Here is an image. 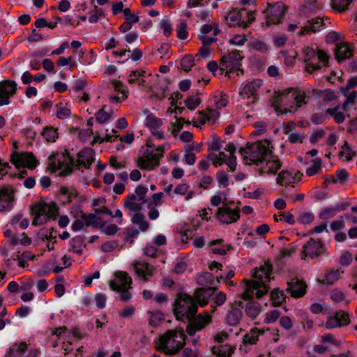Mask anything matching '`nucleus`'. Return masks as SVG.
<instances>
[{"label": "nucleus", "instance_id": "obj_1", "mask_svg": "<svg viewBox=\"0 0 357 357\" xmlns=\"http://www.w3.org/2000/svg\"><path fill=\"white\" fill-rule=\"evenodd\" d=\"M272 273V266L269 263H265L259 268H256L253 276L258 281H248L244 280L245 290L241 294L243 300H248L253 298L255 295L257 298H261L268 290L267 283L271 281V275Z\"/></svg>", "mask_w": 357, "mask_h": 357}, {"label": "nucleus", "instance_id": "obj_2", "mask_svg": "<svg viewBox=\"0 0 357 357\" xmlns=\"http://www.w3.org/2000/svg\"><path fill=\"white\" fill-rule=\"evenodd\" d=\"M304 91L289 88L280 92L274 98L272 106L279 113L294 112L307 104Z\"/></svg>", "mask_w": 357, "mask_h": 357}, {"label": "nucleus", "instance_id": "obj_3", "mask_svg": "<svg viewBox=\"0 0 357 357\" xmlns=\"http://www.w3.org/2000/svg\"><path fill=\"white\" fill-rule=\"evenodd\" d=\"M245 165H259L271 157V142L264 139L248 144L247 147L239 151Z\"/></svg>", "mask_w": 357, "mask_h": 357}, {"label": "nucleus", "instance_id": "obj_4", "mask_svg": "<svg viewBox=\"0 0 357 357\" xmlns=\"http://www.w3.org/2000/svg\"><path fill=\"white\" fill-rule=\"evenodd\" d=\"M186 335L183 330H168L161 335L157 342V349L167 355H174L185 344Z\"/></svg>", "mask_w": 357, "mask_h": 357}, {"label": "nucleus", "instance_id": "obj_5", "mask_svg": "<svg viewBox=\"0 0 357 357\" xmlns=\"http://www.w3.org/2000/svg\"><path fill=\"white\" fill-rule=\"evenodd\" d=\"M197 312V301L190 295L178 294L174 303V312L177 319H190Z\"/></svg>", "mask_w": 357, "mask_h": 357}, {"label": "nucleus", "instance_id": "obj_6", "mask_svg": "<svg viewBox=\"0 0 357 357\" xmlns=\"http://www.w3.org/2000/svg\"><path fill=\"white\" fill-rule=\"evenodd\" d=\"M147 192L146 187L139 185L135 188L134 193H130L125 197L123 205L128 210L129 215L142 211L143 206L147 202Z\"/></svg>", "mask_w": 357, "mask_h": 357}, {"label": "nucleus", "instance_id": "obj_7", "mask_svg": "<svg viewBox=\"0 0 357 357\" xmlns=\"http://www.w3.org/2000/svg\"><path fill=\"white\" fill-rule=\"evenodd\" d=\"M75 166L74 160L66 153H56L48 158V167L53 172L61 171L60 176H66L70 174Z\"/></svg>", "mask_w": 357, "mask_h": 357}, {"label": "nucleus", "instance_id": "obj_8", "mask_svg": "<svg viewBox=\"0 0 357 357\" xmlns=\"http://www.w3.org/2000/svg\"><path fill=\"white\" fill-rule=\"evenodd\" d=\"M302 54L303 61L306 63L305 69L309 73H312L316 70L321 69V66L318 63H314L313 60L317 57L320 62L324 63V66H327L328 63V56L327 54L317 47L314 48L312 47H305L302 50Z\"/></svg>", "mask_w": 357, "mask_h": 357}, {"label": "nucleus", "instance_id": "obj_9", "mask_svg": "<svg viewBox=\"0 0 357 357\" xmlns=\"http://www.w3.org/2000/svg\"><path fill=\"white\" fill-rule=\"evenodd\" d=\"M229 26H238L246 28L255 20L254 12H247L245 9H233L225 15Z\"/></svg>", "mask_w": 357, "mask_h": 357}, {"label": "nucleus", "instance_id": "obj_10", "mask_svg": "<svg viewBox=\"0 0 357 357\" xmlns=\"http://www.w3.org/2000/svg\"><path fill=\"white\" fill-rule=\"evenodd\" d=\"M234 202L227 201L225 197L223 205L219 207L215 213V217L222 223L231 224L236 222L240 218V210L238 206L233 208Z\"/></svg>", "mask_w": 357, "mask_h": 357}, {"label": "nucleus", "instance_id": "obj_11", "mask_svg": "<svg viewBox=\"0 0 357 357\" xmlns=\"http://www.w3.org/2000/svg\"><path fill=\"white\" fill-rule=\"evenodd\" d=\"M165 145H161L155 149L156 153L147 151L138 160V167L142 169L150 171L160 165V160L163 157Z\"/></svg>", "mask_w": 357, "mask_h": 357}, {"label": "nucleus", "instance_id": "obj_12", "mask_svg": "<svg viewBox=\"0 0 357 357\" xmlns=\"http://www.w3.org/2000/svg\"><path fill=\"white\" fill-rule=\"evenodd\" d=\"M287 8L282 1L274 3H267V8L264 11L266 15V26L275 25L281 23Z\"/></svg>", "mask_w": 357, "mask_h": 357}, {"label": "nucleus", "instance_id": "obj_13", "mask_svg": "<svg viewBox=\"0 0 357 357\" xmlns=\"http://www.w3.org/2000/svg\"><path fill=\"white\" fill-rule=\"evenodd\" d=\"M326 251L325 245L320 238H311L303 245L301 257L303 260L307 257L313 259L324 255Z\"/></svg>", "mask_w": 357, "mask_h": 357}, {"label": "nucleus", "instance_id": "obj_14", "mask_svg": "<svg viewBox=\"0 0 357 357\" xmlns=\"http://www.w3.org/2000/svg\"><path fill=\"white\" fill-rule=\"evenodd\" d=\"M243 56L241 55V52L238 50H234L229 52L227 55H224L220 59V70L222 73L225 71V73L229 77V74L231 73L235 69L238 71H241L243 74V70H240L239 65L240 61L242 60Z\"/></svg>", "mask_w": 357, "mask_h": 357}, {"label": "nucleus", "instance_id": "obj_15", "mask_svg": "<svg viewBox=\"0 0 357 357\" xmlns=\"http://www.w3.org/2000/svg\"><path fill=\"white\" fill-rule=\"evenodd\" d=\"M188 324L186 327V332L190 336L194 335L197 331L204 328L212 321V316L206 312L204 314L200 313L188 319Z\"/></svg>", "mask_w": 357, "mask_h": 357}, {"label": "nucleus", "instance_id": "obj_16", "mask_svg": "<svg viewBox=\"0 0 357 357\" xmlns=\"http://www.w3.org/2000/svg\"><path fill=\"white\" fill-rule=\"evenodd\" d=\"M10 162L17 167H25L34 169L38 164L32 153L23 152L13 153L10 156Z\"/></svg>", "mask_w": 357, "mask_h": 357}, {"label": "nucleus", "instance_id": "obj_17", "mask_svg": "<svg viewBox=\"0 0 357 357\" xmlns=\"http://www.w3.org/2000/svg\"><path fill=\"white\" fill-rule=\"evenodd\" d=\"M17 92V84L13 80L6 79L0 82V106L8 105Z\"/></svg>", "mask_w": 357, "mask_h": 357}, {"label": "nucleus", "instance_id": "obj_18", "mask_svg": "<svg viewBox=\"0 0 357 357\" xmlns=\"http://www.w3.org/2000/svg\"><path fill=\"white\" fill-rule=\"evenodd\" d=\"M15 189L10 185L0 188V212L9 211L15 201Z\"/></svg>", "mask_w": 357, "mask_h": 357}, {"label": "nucleus", "instance_id": "obj_19", "mask_svg": "<svg viewBox=\"0 0 357 357\" xmlns=\"http://www.w3.org/2000/svg\"><path fill=\"white\" fill-rule=\"evenodd\" d=\"M349 324V314L347 311L340 310L336 312L333 317L328 319L326 323V328L333 329L337 327L347 326Z\"/></svg>", "mask_w": 357, "mask_h": 357}, {"label": "nucleus", "instance_id": "obj_20", "mask_svg": "<svg viewBox=\"0 0 357 357\" xmlns=\"http://www.w3.org/2000/svg\"><path fill=\"white\" fill-rule=\"evenodd\" d=\"M115 280L109 281L112 290H121L124 288H131L132 278L125 271H116L114 273Z\"/></svg>", "mask_w": 357, "mask_h": 357}, {"label": "nucleus", "instance_id": "obj_21", "mask_svg": "<svg viewBox=\"0 0 357 357\" xmlns=\"http://www.w3.org/2000/svg\"><path fill=\"white\" fill-rule=\"evenodd\" d=\"M326 28V23L323 17H317L307 22V24L303 26L298 32L299 36L312 33H317Z\"/></svg>", "mask_w": 357, "mask_h": 357}, {"label": "nucleus", "instance_id": "obj_22", "mask_svg": "<svg viewBox=\"0 0 357 357\" xmlns=\"http://www.w3.org/2000/svg\"><path fill=\"white\" fill-rule=\"evenodd\" d=\"M94 151L91 148H84L77 153V169H89L94 161Z\"/></svg>", "mask_w": 357, "mask_h": 357}, {"label": "nucleus", "instance_id": "obj_23", "mask_svg": "<svg viewBox=\"0 0 357 357\" xmlns=\"http://www.w3.org/2000/svg\"><path fill=\"white\" fill-rule=\"evenodd\" d=\"M307 285L305 282L294 278L287 282V291L294 298H301L306 294Z\"/></svg>", "mask_w": 357, "mask_h": 357}, {"label": "nucleus", "instance_id": "obj_24", "mask_svg": "<svg viewBox=\"0 0 357 357\" xmlns=\"http://www.w3.org/2000/svg\"><path fill=\"white\" fill-rule=\"evenodd\" d=\"M231 310L227 316V321L231 326H235L239 323L243 317V312L241 308H243V302L241 301H235L231 305Z\"/></svg>", "mask_w": 357, "mask_h": 357}, {"label": "nucleus", "instance_id": "obj_25", "mask_svg": "<svg viewBox=\"0 0 357 357\" xmlns=\"http://www.w3.org/2000/svg\"><path fill=\"white\" fill-rule=\"evenodd\" d=\"M135 273L144 281H147V276L153 275V267L146 262L135 261L133 264Z\"/></svg>", "mask_w": 357, "mask_h": 357}, {"label": "nucleus", "instance_id": "obj_26", "mask_svg": "<svg viewBox=\"0 0 357 357\" xmlns=\"http://www.w3.org/2000/svg\"><path fill=\"white\" fill-rule=\"evenodd\" d=\"M215 291V288H200L197 289L195 292V298L199 305L202 307L206 305L208 303L209 298L214 295Z\"/></svg>", "mask_w": 357, "mask_h": 357}, {"label": "nucleus", "instance_id": "obj_27", "mask_svg": "<svg viewBox=\"0 0 357 357\" xmlns=\"http://www.w3.org/2000/svg\"><path fill=\"white\" fill-rule=\"evenodd\" d=\"M262 82L261 79H255L246 84L240 94L243 98H249L250 96H255L256 93L261 87Z\"/></svg>", "mask_w": 357, "mask_h": 357}, {"label": "nucleus", "instance_id": "obj_28", "mask_svg": "<svg viewBox=\"0 0 357 357\" xmlns=\"http://www.w3.org/2000/svg\"><path fill=\"white\" fill-rule=\"evenodd\" d=\"M335 58L338 62L349 59L352 56L353 52L351 48L344 43H340L336 44L335 50Z\"/></svg>", "mask_w": 357, "mask_h": 357}, {"label": "nucleus", "instance_id": "obj_29", "mask_svg": "<svg viewBox=\"0 0 357 357\" xmlns=\"http://www.w3.org/2000/svg\"><path fill=\"white\" fill-rule=\"evenodd\" d=\"M131 217V222L132 224L138 225L139 229L142 231H146L149 228V223L146 220L145 215L141 212L132 213L129 215Z\"/></svg>", "mask_w": 357, "mask_h": 357}, {"label": "nucleus", "instance_id": "obj_30", "mask_svg": "<svg viewBox=\"0 0 357 357\" xmlns=\"http://www.w3.org/2000/svg\"><path fill=\"white\" fill-rule=\"evenodd\" d=\"M243 307L247 316L252 319H255L261 312L260 304L257 301L248 302Z\"/></svg>", "mask_w": 357, "mask_h": 357}, {"label": "nucleus", "instance_id": "obj_31", "mask_svg": "<svg viewBox=\"0 0 357 357\" xmlns=\"http://www.w3.org/2000/svg\"><path fill=\"white\" fill-rule=\"evenodd\" d=\"M27 344L22 342L11 347L6 353V357H21L26 349Z\"/></svg>", "mask_w": 357, "mask_h": 357}, {"label": "nucleus", "instance_id": "obj_32", "mask_svg": "<svg viewBox=\"0 0 357 357\" xmlns=\"http://www.w3.org/2000/svg\"><path fill=\"white\" fill-rule=\"evenodd\" d=\"M84 239L80 236H77L70 241L69 251L82 255L83 252Z\"/></svg>", "mask_w": 357, "mask_h": 357}, {"label": "nucleus", "instance_id": "obj_33", "mask_svg": "<svg viewBox=\"0 0 357 357\" xmlns=\"http://www.w3.org/2000/svg\"><path fill=\"white\" fill-rule=\"evenodd\" d=\"M264 333L263 331H260L257 328H252L244 335L243 342L244 344H255L258 341L259 336L263 335Z\"/></svg>", "mask_w": 357, "mask_h": 357}, {"label": "nucleus", "instance_id": "obj_34", "mask_svg": "<svg viewBox=\"0 0 357 357\" xmlns=\"http://www.w3.org/2000/svg\"><path fill=\"white\" fill-rule=\"evenodd\" d=\"M213 101L217 109H221L228 103V97L223 92L216 91L213 97Z\"/></svg>", "mask_w": 357, "mask_h": 357}, {"label": "nucleus", "instance_id": "obj_35", "mask_svg": "<svg viewBox=\"0 0 357 357\" xmlns=\"http://www.w3.org/2000/svg\"><path fill=\"white\" fill-rule=\"evenodd\" d=\"M344 273L341 269H331L325 275L323 280L324 284H333L339 280L341 274Z\"/></svg>", "mask_w": 357, "mask_h": 357}, {"label": "nucleus", "instance_id": "obj_36", "mask_svg": "<svg viewBox=\"0 0 357 357\" xmlns=\"http://www.w3.org/2000/svg\"><path fill=\"white\" fill-rule=\"evenodd\" d=\"M75 197L76 193L67 187L63 186L60 188L59 199L63 204L70 203Z\"/></svg>", "mask_w": 357, "mask_h": 357}, {"label": "nucleus", "instance_id": "obj_37", "mask_svg": "<svg viewBox=\"0 0 357 357\" xmlns=\"http://www.w3.org/2000/svg\"><path fill=\"white\" fill-rule=\"evenodd\" d=\"M338 109L339 106L334 108H328L326 113L333 116L336 123H342L344 121L346 115L343 112L338 111Z\"/></svg>", "mask_w": 357, "mask_h": 357}, {"label": "nucleus", "instance_id": "obj_38", "mask_svg": "<svg viewBox=\"0 0 357 357\" xmlns=\"http://www.w3.org/2000/svg\"><path fill=\"white\" fill-rule=\"evenodd\" d=\"M344 210L345 207H328L321 211L319 216L322 220H327L333 218L337 212Z\"/></svg>", "mask_w": 357, "mask_h": 357}, {"label": "nucleus", "instance_id": "obj_39", "mask_svg": "<svg viewBox=\"0 0 357 357\" xmlns=\"http://www.w3.org/2000/svg\"><path fill=\"white\" fill-rule=\"evenodd\" d=\"M36 255L31 252H24L20 255L17 256L16 260L18 262V266L20 267H25L28 265V261H33L36 259Z\"/></svg>", "mask_w": 357, "mask_h": 357}, {"label": "nucleus", "instance_id": "obj_40", "mask_svg": "<svg viewBox=\"0 0 357 357\" xmlns=\"http://www.w3.org/2000/svg\"><path fill=\"white\" fill-rule=\"evenodd\" d=\"M293 181H294V178L288 171L281 172L277 178V183L281 185H289Z\"/></svg>", "mask_w": 357, "mask_h": 357}, {"label": "nucleus", "instance_id": "obj_41", "mask_svg": "<svg viewBox=\"0 0 357 357\" xmlns=\"http://www.w3.org/2000/svg\"><path fill=\"white\" fill-rule=\"evenodd\" d=\"M313 93L314 94H318L325 102H330L334 100L336 98V95L335 92L331 89L325 90V91H319L317 89H314Z\"/></svg>", "mask_w": 357, "mask_h": 357}, {"label": "nucleus", "instance_id": "obj_42", "mask_svg": "<svg viewBox=\"0 0 357 357\" xmlns=\"http://www.w3.org/2000/svg\"><path fill=\"white\" fill-rule=\"evenodd\" d=\"M351 0H331L333 9L342 13L348 9Z\"/></svg>", "mask_w": 357, "mask_h": 357}, {"label": "nucleus", "instance_id": "obj_43", "mask_svg": "<svg viewBox=\"0 0 357 357\" xmlns=\"http://www.w3.org/2000/svg\"><path fill=\"white\" fill-rule=\"evenodd\" d=\"M227 299L226 294L222 291H219L215 294L213 298V302L215 304L211 305V312H214L216 310V306L222 305Z\"/></svg>", "mask_w": 357, "mask_h": 357}, {"label": "nucleus", "instance_id": "obj_44", "mask_svg": "<svg viewBox=\"0 0 357 357\" xmlns=\"http://www.w3.org/2000/svg\"><path fill=\"white\" fill-rule=\"evenodd\" d=\"M81 218L84 220L86 227L91 225L97 227L99 221L101 220L100 218L96 217V214L84 213H82Z\"/></svg>", "mask_w": 357, "mask_h": 357}, {"label": "nucleus", "instance_id": "obj_45", "mask_svg": "<svg viewBox=\"0 0 357 357\" xmlns=\"http://www.w3.org/2000/svg\"><path fill=\"white\" fill-rule=\"evenodd\" d=\"M47 142H53L58 137L57 129L53 127H46L42 132Z\"/></svg>", "mask_w": 357, "mask_h": 357}, {"label": "nucleus", "instance_id": "obj_46", "mask_svg": "<svg viewBox=\"0 0 357 357\" xmlns=\"http://www.w3.org/2000/svg\"><path fill=\"white\" fill-rule=\"evenodd\" d=\"M187 26V23L183 20H181L178 23L176 26V35L179 39L185 40L188 38Z\"/></svg>", "mask_w": 357, "mask_h": 357}, {"label": "nucleus", "instance_id": "obj_47", "mask_svg": "<svg viewBox=\"0 0 357 357\" xmlns=\"http://www.w3.org/2000/svg\"><path fill=\"white\" fill-rule=\"evenodd\" d=\"M266 167L268 174H275L281 167V162L278 158L273 160L267 158Z\"/></svg>", "mask_w": 357, "mask_h": 357}, {"label": "nucleus", "instance_id": "obj_48", "mask_svg": "<svg viewBox=\"0 0 357 357\" xmlns=\"http://www.w3.org/2000/svg\"><path fill=\"white\" fill-rule=\"evenodd\" d=\"M145 124L147 127L150 128L151 130L160 127L162 125V121L153 114H149L146 118Z\"/></svg>", "mask_w": 357, "mask_h": 357}, {"label": "nucleus", "instance_id": "obj_49", "mask_svg": "<svg viewBox=\"0 0 357 357\" xmlns=\"http://www.w3.org/2000/svg\"><path fill=\"white\" fill-rule=\"evenodd\" d=\"M321 160L317 158L312 161L311 165L306 169V174L309 176L315 175L321 169Z\"/></svg>", "mask_w": 357, "mask_h": 357}, {"label": "nucleus", "instance_id": "obj_50", "mask_svg": "<svg viewBox=\"0 0 357 357\" xmlns=\"http://www.w3.org/2000/svg\"><path fill=\"white\" fill-rule=\"evenodd\" d=\"M57 66L61 67L69 66V68L71 69L73 68H77V64L73 56H69L68 58L61 56L57 60Z\"/></svg>", "mask_w": 357, "mask_h": 357}, {"label": "nucleus", "instance_id": "obj_51", "mask_svg": "<svg viewBox=\"0 0 357 357\" xmlns=\"http://www.w3.org/2000/svg\"><path fill=\"white\" fill-rule=\"evenodd\" d=\"M56 115L57 118H59L60 119H65L68 118V116H70L71 112H70V109L68 107L64 106L62 103L56 105Z\"/></svg>", "mask_w": 357, "mask_h": 357}, {"label": "nucleus", "instance_id": "obj_52", "mask_svg": "<svg viewBox=\"0 0 357 357\" xmlns=\"http://www.w3.org/2000/svg\"><path fill=\"white\" fill-rule=\"evenodd\" d=\"M149 324L152 326H157L160 322L165 319V316L160 312H149Z\"/></svg>", "mask_w": 357, "mask_h": 357}, {"label": "nucleus", "instance_id": "obj_53", "mask_svg": "<svg viewBox=\"0 0 357 357\" xmlns=\"http://www.w3.org/2000/svg\"><path fill=\"white\" fill-rule=\"evenodd\" d=\"M201 103L199 93L189 96L185 100V105L190 109H195Z\"/></svg>", "mask_w": 357, "mask_h": 357}, {"label": "nucleus", "instance_id": "obj_54", "mask_svg": "<svg viewBox=\"0 0 357 357\" xmlns=\"http://www.w3.org/2000/svg\"><path fill=\"white\" fill-rule=\"evenodd\" d=\"M105 106L96 113V119L100 123H104L112 119V114L105 111Z\"/></svg>", "mask_w": 357, "mask_h": 357}, {"label": "nucleus", "instance_id": "obj_55", "mask_svg": "<svg viewBox=\"0 0 357 357\" xmlns=\"http://www.w3.org/2000/svg\"><path fill=\"white\" fill-rule=\"evenodd\" d=\"M271 298L275 305H279L285 301V296L283 291L278 289H273L271 294Z\"/></svg>", "mask_w": 357, "mask_h": 357}, {"label": "nucleus", "instance_id": "obj_56", "mask_svg": "<svg viewBox=\"0 0 357 357\" xmlns=\"http://www.w3.org/2000/svg\"><path fill=\"white\" fill-rule=\"evenodd\" d=\"M48 209L49 205L47 204H36L31 208V214L47 216V214L48 213Z\"/></svg>", "mask_w": 357, "mask_h": 357}, {"label": "nucleus", "instance_id": "obj_57", "mask_svg": "<svg viewBox=\"0 0 357 357\" xmlns=\"http://www.w3.org/2000/svg\"><path fill=\"white\" fill-rule=\"evenodd\" d=\"M194 58L192 55H188L181 60V68L183 70L188 72L194 66Z\"/></svg>", "mask_w": 357, "mask_h": 357}, {"label": "nucleus", "instance_id": "obj_58", "mask_svg": "<svg viewBox=\"0 0 357 357\" xmlns=\"http://www.w3.org/2000/svg\"><path fill=\"white\" fill-rule=\"evenodd\" d=\"M103 15V10L97 6H94L93 10L90 12L89 22L90 23H96L98 21L99 17Z\"/></svg>", "mask_w": 357, "mask_h": 357}, {"label": "nucleus", "instance_id": "obj_59", "mask_svg": "<svg viewBox=\"0 0 357 357\" xmlns=\"http://www.w3.org/2000/svg\"><path fill=\"white\" fill-rule=\"evenodd\" d=\"M216 179L219 187L226 188L229 185V178L227 174L223 171H220L216 174Z\"/></svg>", "mask_w": 357, "mask_h": 357}, {"label": "nucleus", "instance_id": "obj_60", "mask_svg": "<svg viewBox=\"0 0 357 357\" xmlns=\"http://www.w3.org/2000/svg\"><path fill=\"white\" fill-rule=\"evenodd\" d=\"M314 219V215L311 212H302L298 217V221L303 225L311 223Z\"/></svg>", "mask_w": 357, "mask_h": 357}, {"label": "nucleus", "instance_id": "obj_61", "mask_svg": "<svg viewBox=\"0 0 357 357\" xmlns=\"http://www.w3.org/2000/svg\"><path fill=\"white\" fill-rule=\"evenodd\" d=\"M250 46L255 50L260 52L261 53H265L268 50V45L259 40H255L250 43Z\"/></svg>", "mask_w": 357, "mask_h": 357}, {"label": "nucleus", "instance_id": "obj_62", "mask_svg": "<svg viewBox=\"0 0 357 357\" xmlns=\"http://www.w3.org/2000/svg\"><path fill=\"white\" fill-rule=\"evenodd\" d=\"M100 229L104 234L108 236H112L119 230V228L115 224L106 225L104 223L100 226Z\"/></svg>", "mask_w": 357, "mask_h": 357}, {"label": "nucleus", "instance_id": "obj_63", "mask_svg": "<svg viewBox=\"0 0 357 357\" xmlns=\"http://www.w3.org/2000/svg\"><path fill=\"white\" fill-rule=\"evenodd\" d=\"M303 7L305 14L313 13L317 9L316 0H307Z\"/></svg>", "mask_w": 357, "mask_h": 357}, {"label": "nucleus", "instance_id": "obj_64", "mask_svg": "<svg viewBox=\"0 0 357 357\" xmlns=\"http://www.w3.org/2000/svg\"><path fill=\"white\" fill-rule=\"evenodd\" d=\"M331 298L335 303H340L345 300V294L341 290L335 289L331 291Z\"/></svg>", "mask_w": 357, "mask_h": 357}]
</instances>
